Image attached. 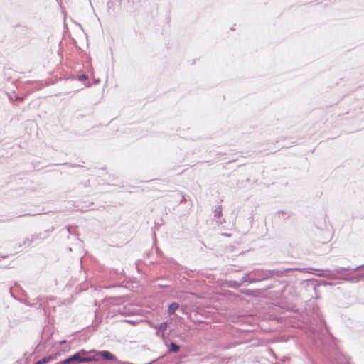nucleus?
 I'll return each mask as SVG.
<instances>
[{"label": "nucleus", "instance_id": "f257e3e1", "mask_svg": "<svg viewBox=\"0 0 364 364\" xmlns=\"http://www.w3.org/2000/svg\"><path fill=\"white\" fill-rule=\"evenodd\" d=\"M87 352L85 350H82L75 355L70 356V360L72 363H86L95 360L94 358L89 357H81V354H86Z\"/></svg>", "mask_w": 364, "mask_h": 364}, {"label": "nucleus", "instance_id": "f03ea898", "mask_svg": "<svg viewBox=\"0 0 364 364\" xmlns=\"http://www.w3.org/2000/svg\"><path fill=\"white\" fill-rule=\"evenodd\" d=\"M99 354L105 360H117V357L109 351L103 350L100 351Z\"/></svg>", "mask_w": 364, "mask_h": 364}, {"label": "nucleus", "instance_id": "7ed1b4c3", "mask_svg": "<svg viewBox=\"0 0 364 364\" xmlns=\"http://www.w3.org/2000/svg\"><path fill=\"white\" fill-rule=\"evenodd\" d=\"M179 304L176 302L171 304L168 308V313L169 315H172L174 312L178 309Z\"/></svg>", "mask_w": 364, "mask_h": 364}, {"label": "nucleus", "instance_id": "20e7f679", "mask_svg": "<svg viewBox=\"0 0 364 364\" xmlns=\"http://www.w3.org/2000/svg\"><path fill=\"white\" fill-rule=\"evenodd\" d=\"M56 358V355H49V356H47V357H44L43 358L39 360L38 361L36 362V364H45V363H47L54 359Z\"/></svg>", "mask_w": 364, "mask_h": 364}, {"label": "nucleus", "instance_id": "39448f33", "mask_svg": "<svg viewBox=\"0 0 364 364\" xmlns=\"http://www.w3.org/2000/svg\"><path fill=\"white\" fill-rule=\"evenodd\" d=\"M169 350L171 352L177 353L179 350V346L174 343H171Z\"/></svg>", "mask_w": 364, "mask_h": 364}, {"label": "nucleus", "instance_id": "423d86ee", "mask_svg": "<svg viewBox=\"0 0 364 364\" xmlns=\"http://www.w3.org/2000/svg\"><path fill=\"white\" fill-rule=\"evenodd\" d=\"M167 328V323H162L159 325V329L161 331H166Z\"/></svg>", "mask_w": 364, "mask_h": 364}, {"label": "nucleus", "instance_id": "0eeeda50", "mask_svg": "<svg viewBox=\"0 0 364 364\" xmlns=\"http://www.w3.org/2000/svg\"><path fill=\"white\" fill-rule=\"evenodd\" d=\"M60 363H63V364H68V363H72V361L70 360V357H69V358L65 359L64 360L60 361Z\"/></svg>", "mask_w": 364, "mask_h": 364}, {"label": "nucleus", "instance_id": "6e6552de", "mask_svg": "<svg viewBox=\"0 0 364 364\" xmlns=\"http://www.w3.org/2000/svg\"><path fill=\"white\" fill-rule=\"evenodd\" d=\"M55 364H63V363L58 362V363H57Z\"/></svg>", "mask_w": 364, "mask_h": 364}, {"label": "nucleus", "instance_id": "1a4fd4ad", "mask_svg": "<svg viewBox=\"0 0 364 364\" xmlns=\"http://www.w3.org/2000/svg\"><path fill=\"white\" fill-rule=\"evenodd\" d=\"M84 78H85V76L82 75V79H84Z\"/></svg>", "mask_w": 364, "mask_h": 364}, {"label": "nucleus", "instance_id": "9d476101", "mask_svg": "<svg viewBox=\"0 0 364 364\" xmlns=\"http://www.w3.org/2000/svg\"><path fill=\"white\" fill-rule=\"evenodd\" d=\"M84 78H85V76L82 75V79H84Z\"/></svg>", "mask_w": 364, "mask_h": 364}]
</instances>
